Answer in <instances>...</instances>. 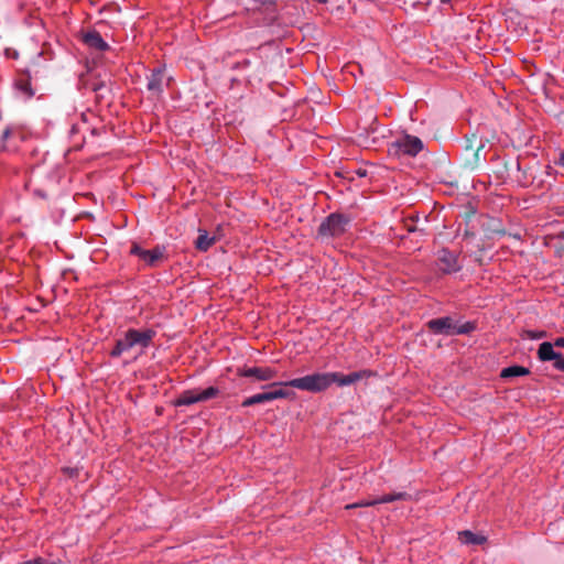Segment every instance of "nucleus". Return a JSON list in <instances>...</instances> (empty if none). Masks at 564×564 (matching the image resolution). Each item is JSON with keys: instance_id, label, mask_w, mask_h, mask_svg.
Returning <instances> with one entry per match:
<instances>
[{"instance_id": "1", "label": "nucleus", "mask_w": 564, "mask_h": 564, "mask_svg": "<svg viewBox=\"0 0 564 564\" xmlns=\"http://www.w3.org/2000/svg\"><path fill=\"white\" fill-rule=\"evenodd\" d=\"M362 376L364 372H351L349 375H341L339 372H315L285 381L284 384L303 391L317 393L325 391L333 383H337L339 387L350 386L361 379Z\"/></svg>"}, {"instance_id": "2", "label": "nucleus", "mask_w": 564, "mask_h": 564, "mask_svg": "<svg viewBox=\"0 0 564 564\" xmlns=\"http://www.w3.org/2000/svg\"><path fill=\"white\" fill-rule=\"evenodd\" d=\"M154 336L155 332L150 328H131L124 333L123 337L117 340L113 349L110 351V356L117 358L132 350L137 351L138 355H142L151 345Z\"/></svg>"}, {"instance_id": "3", "label": "nucleus", "mask_w": 564, "mask_h": 564, "mask_svg": "<svg viewBox=\"0 0 564 564\" xmlns=\"http://www.w3.org/2000/svg\"><path fill=\"white\" fill-rule=\"evenodd\" d=\"M423 150V142L420 138L404 134L398 139H395L393 142L389 145V154L390 155H410L415 156L417 153H420Z\"/></svg>"}, {"instance_id": "4", "label": "nucleus", "mask_w": 564, "mask_h": 564, "mask_svg": "<svg viewBox=\"0 0 564 564\" xmlns=\"http://www.w3.org/2000/svg\"><path fill=\"white\" fill-rule=\"evenodd\" d=\"M350 219L341 214H330L319 226L322 237H337L343 235Z\"/></svg>"}, {"instance_id": "5", "label": "nucleus", "mask_w": 564, "mask_h": 564, "mask_svg": "<svg viewBox=\"0 0 564 564\" xmlns=\"http://www.w3.org/2000/svg\"><path fill=\"white\" fill-rule=\"evenodd\" d=\"M218 394V389L214 387H209L207 389H193L186 390L180 394V397L175 400L174 404L176 406L182 405H191L197 402H204L209 399L215 398Z\"/></svg>"}, {"instance_id": "6", "label": "nucleus", "mask_w": 564, "mask_h": 564, "mask_svg": "<svg viewBox=\"0 0 564 564\" xmlns=\"http://www.w3.org/2000/svg\"><path fill=\"white\" fill-rule=\"evenodd\" d=\"M427 325L434 333L443 335L466 334L473 329L469 323L458 326L449 317L431 319Z\"/></svg>"}, {"instance_id": "7", "label": "nucleus", "mask_w": 564, "mask_h": 564, "mask_svg": "<svg viewBox=\"0 0 564 564\" xmlns=\"http://www.w3.org/2000/svg\"><path fill=\"white\" fill-rule=\"evenodd\" d=\"M406 499H410V495H408L406 492L400 491V492H395V494L383 495L378 499H364L356 503L347 505L346 508L350 509V508H358V507H370V506H375L378 503H389V502H393L397 500H406Z\"/></svg>"}, {"instance_id": "8", "label": "nucleus", "mask_w": 564, "mask_h": 564, "mask_svg": "<svg viewBox=\"0 0 564 564\" xmlns=\"http://www.w3.org/2000/svg\"><path fill=\"white\" fill-rule=\"evenodd\" d=\"M437 261L440 269L445 273L456 272L460 268L457 256L445 249L438 252Z\"/></svg>"}, {"instance_id": "9", "label": "nucleus", "mask_w": 564, "mask_h": 564, "mask_svg": "<svg viewBox=\"0 0 564 564\" xmlns=\"http://www.w3.org/2000/svg\"><path fill=\"white\" fill-rule=\"evenodd\" d=\"M245 377H254L257 380L267 381L276 376V371L269 367H251L241 372Z\"/></svg>"}, {"instance_id": "10", "label": "nucleus", "mask_w": 564, "mask_h": 564, "mask_svg": "<svg viewBox=\"0 0 564 564\" xmlns=\"http://www.w3.org/2000/svg\"><path fill=\"white\" fill-rule=\"evenodd\" d=\"M165 84H167V79L165 78L164 69L156 68L148 79V89L153 93H160Z\"/></svg>"}, {"instance_id": "11", "label": "nucleus", "mask_w": 564, "mask_h": 564, "mask_svg": "<svg viewBox=\"0 0 564 564\" xmlns=\"http://www.w3.org/2000/svg\"><path fill=\"white\" fill-rule=\"evenodd\" d=\"M554 346L555 345L550 341L542 343L538 349V358L541 361L554 360V362H556L557 360H561V355L554 350Z\"/></svg>"}, {"instance_id": "12", "label": "nucleus", "mask_w": 564, "mask_h": 564, "mask_svg": "<svg viewBox=\"0 0 564 564\" xmlns=\"http://www.w3.org/2000/svg\"><path fill=\"white\" fill-rule=\"evenodd\" d=\"M84 43L90 48H95L97 51H106L108 48V44L104 41L101 35L96 31H90L84 34L83 36Z\"/></svg>"}, {"instance_id": "13", "label": "nucleus", "mask_w": 564, "mask_h": 564, "mask_svg": "<svg viewBox=\"0 0 564 564\" xmlns=\"http://www.w3.org/2000/svg\"><path fill=\"white\" fill-rule=\"evenodd\" d=\"M285 382H274L271 386H269L270 390L267 391L269 394L270 401L276 400V399H288L293 398L294 393L285 390L283 387H288L284 384Z\"/></svg>"}, {"instance_id": "14", "label": "nucleus", "mask_w": 564, "mask_h": 564, "mask_svg": "<svg viewBox=\"0 0 564 564\" xmlns=\"http://www.w3.org/2000/svg\"><path fill=\"white\" fill-rule=\"evenodd\" d=\"M458 540L467 545H480L486 542V536L476 534L469 530L458 532Z\"/></svg>"}, {"instance_id": "15", "label": "nucleus", "mask_w": 564, "mask_h": 564, "mask_svg": "<svg viewBox=\"0 0 564 564\" xmlns=\"http://www.w3.org/2000/svg\"><path fill=\"white\" fill-rule=\"evenodd\" d=\"M163 257V249L156 247L152 250H145L142 252V261L149 265H153Z\"/></svg>"}, {"instance_id": "16", "label": "nucleus", "mask_w": 564, "mask_h": 564, "mask_svg": "<svg viewBox=\"0 0 564 564\" xmlns=\"http://www.w3.org/2000/svg\"><path fill=\"white\" fill-rule=\"evenodd\" d=\"M215 242V238L210 237L206 230H199L198 238L196 240V248L200 251H207L213 243Z\"/></svg>"}, {"instance_id": "17", "label": "nucleus", "mask_w": 564, "mask_h": 564, "mask_svg": "<svg viewBox=\"0 0 564 564\" xmlns=\"http://www.w3.org/2000/svg\"><path fill=\"white\" fill-rule=\"evenodd\" d=\"M529 369L522 366H511L501 370L502 378H513L529 375Z\"/></svg>"}, {"instance_id": "18", "label": "nucleus", "mask_w": 564, "mask_h": 564, "mask_svg": "<svg viewBox=\"0 0 564 564\" xmlns=\"http://www.w3.org/2000/svg\"><path fill=\"white\" fill-rule=\"evenodd\" d=\"M265 402H270V398H269V394L267 393V391L257 393V394H253V395L247 398L242 402V406H251L253 404L265 403Z\"/></svg>"}, {"instance_id": "19", "label": "nucleus", "mask_w": 564, "mask_h": 564, "mask_svg": "<svg viewBox=\"0 0 564 564\" xmlns=\"http://www.w3.org/2000/svg\"><path fill=\"white\" fill-rule=\"evenodd\" d=\"M547 333L544 330H524L521 335L523 339L536 340L541 338H545Z\"/></svg>"}, {"instance_id": "20", "label": "nucleus", "mask_w": 564, "mask_h": 564, "mask_svg": "<svg viewBox=\"0 0 564 564\" xmlns=\"http://www.w3.org/2000/svg\"><path fill=\"white\" fill-rule=\"evenodd\" d=\"M23 564H61V562H53L46 558L37 557L33 561H26Z\"/></svg>"}, {"instance_id": "21", "label": "nucleus", "mask_w": 564, "mask_h": 564, "mask_svg": "<svg viewBox=\"0 0 564 564\" xmlns=\"http://www.w3.org/2000/svg\"><path fill=\"white\" fill-rule=\"evenodd\" d=\"M145 250L142 249L141 247H139L138 245H133V247L131 248V253L139 257L141 260H142V252H144Z\"/></svg>"}, {"instance_id": "22", "label": "nucleus", "mask_w": 564, "mask_h": 564, "mask_svg": "<svg viewBox=\"0 0 564 564\" xmlns=\"http://www.w3.org/2000/svg\"><path fill=\"white\" fill-rule=\"evenodd\" d=\"M554 368L564 372V358L554 362Z\"/></svg>"}, {"instance_id": "23", "label": "nucleus", "mask_w": 564, "mask_h": 564, "mask_svg": "<svg viewBox=\"0 0 564 564\" xmlns=\"http://www.w3.org/2000/svg\"><path fill=\"white\" fill-rule=\"evenodd\" d=\"M554 345L556 347H564V338L563 337L556 338L555 341H554Z\"/></svg>"}, {"instance_id": "24", "label": "nucleus", "mask_w": 564, "mask_h": 564, "mask_svg": "<svg viewBox=\"0 0 564 564\" xmlns=\"http://www.w3.org/2000/svg\"><path fill=\"white\" fill-rule=\"evenodd\" d=\"M557 163H558V165H561L562 167H564V152H561V153H560V156H558Z\"/></svg>"}, {"instance_id": "25", "label": "nucleus", "mask_w": 564, "mask_h": 564, "mask_svg": "<svg viewBox=\"0 0 564 564\" xmlns=\"http://www.w3.org/2000/svg\"><path fill=\"white\" fill-rule=\"evenodd\" d=\"M12 134V131L10 129H6L3 132V138L7 139Z\"/></svg>"}, {"instance_id": "26", "label": "nucleus", "mask_w": 564, "mask_h": 564, "mask_svg": "<svg viewBox=\"0 0 564 564\" xmlns=\"http://www.w3.org/2000/svg\"><path fill=\"white\" fill-rule=\"evenodd\" d=\"M441 1H442V3H447V2H449L451 0H441Z\"/></svg>"}]
</instances>
